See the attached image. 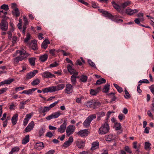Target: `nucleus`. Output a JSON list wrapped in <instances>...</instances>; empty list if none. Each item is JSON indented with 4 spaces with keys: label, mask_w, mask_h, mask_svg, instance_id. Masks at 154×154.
Here are the masks:
<instances>
[{
    "label": "nucleus",
    "mask_w": 154,
    "mask_h": 154,
    "mask_svg": "<svg viewBox=\"0 0 154 154\" xmlns=\"http://www.w3.org/2000/svg\"><path fill=\"white\" fill-rule=\"evenodd\" d=\"M50 109L49 106H45L44 108H43L42 107H41L39 109V112L43 113L48 112Z\"/></svg>",
    "instance_id": "obj_26"
},
{
    "label": "nucleus",
    "mask_w": 154,
    "mask_h": 154,
    "mask_svg": "<svg viewBox=\"0 0 154 154\" xmlns=\"http://www.w3.org/2000/svg\"><path fill=\"white\" fill-rule=\"evenodd\" d=\"M131 2L129 1H127L122 4L121 6L123 8L129 5L130 4Z\"/></svg>",
    "instance_id": "obj_44"
},
{
    "label": "nucleus",
    "mask_w": 154,
    "mask_h": 154,
    "mask_svg": "<svg viewBox=\"0 0 154 154\" xmlns=\"http://www.w3.org/2000/svg\"><path fill=\"white\" fill-rule=\"evenodd\" d=\"M106 82V80L105 79L103 78L100 79L97 81L96 85H100L101 84L105 83Z\"/></svg>",
    "instance_id": "obj_37"
},
{
    "label": "nucleus",
    "mask_w": 154,
    "mask_h": 154,
    "mask_svg": "<svg viewBox=\"0 0 154 154\" xmlns=\"http://www.w3.org/2000/svg\"><path fill=\"white\" fill-rule=\"evenodd\" d=\"M1 9H3L5 11H7L9 10L8 6L5 4H3L1 6Z\"/></svg>",
    "instance_id": "obj_43"
},
{
    "label": "nucleus",
    "mask_w": 154,
    "mask_h": 154,
    "mask_svg": "<svg viewBox=\"0 0 154 154\" xmlns=\"http://www.w3.org/2000/svg\"><path fill=\"white\" fill-rule=\"evenodd\" d=\"M88 77L85 75H82L80 78V80L83 82H85L88 79Z\"/></svg>",
    "instance_id": "obj_42"
},
{
    "label": "nucleus",
    "mask_w": 154,
    "mask_h": 154,
    "mask_svg": "<svg viewBox=\"0 0 154 154\" xmlns=\"http://www.w3.org/2000/svg\"><path fill=\"white\" fill-rule=\"evenodd\" d=\"M72 65H71L69 64L67 65V67L68 71L70 72L71 74H73L77 75L78 73L76 72L75 70L72 68Z\"/></svg>",
    "instance_id": "obj_19"
},
{
    "label": "nucleus",
    "mask_w": 154,
    "mask_h": 154,
    "mask_svg": "<svg viewBox=\"0 0 154 154\" xmlns=\"http://www.w3.org/2000/svg\"><path fill=\"white\" fill-rule=\"evenodd\" d=\"M25 89V88L24 86L19 87H17L15 88V90L16 91H20L21 90H23Z\"/></svg>",
    "instance_id": "obj_58"
},
{
    "label": "nucleus",
    "mask_w": 154,
    "mask_h": 154,
    "mask_svg": "<svg viewBox=\"0 0 154 154\" xmlns=\"http://www.w3.org/2000/svg\"><path fill=\"white\" fill-rule=\"evenodd\" d=\"M102 14H103L104 16L106 17H107L110 19L111 17H112V15L110 13H109L108 11H103V13Z\"/></svg>",
    "instance_id": "obj_39"
},
{
    "label": "nucleus",
    "mask_w": 154,
    "mask_h": 154,
    "mask_svg": "<svg viewBox=\"0 0 154 154\" xmlns=\"http://www.w3.org/2000/svg\"><path fill=\"white\" fill-rule=\"evenodd\" d=\"M35 57H32L29 59V63L31 65L34 66L35 65Z\"/></svg>",
    "instance_id": "obj_38"
},
{
    "label": "nucleus",
    "mask_w": 154,
    "mask_h": 154,
    "mask_svg": "<svg viewBox=\"0 0 154 154\" xmlns=\"http://www.w3.org/2000/svg\"><path fill=\"white\" fill-rule=\"evenodd\" d=\"M116 138V136L112 134H109V135H106L105 136V139L106 141H111L115 140Z\"/></svg>",
    "instance_id": "obj_17"
},
{
    "label": "nucleus",
    "mask_w": 154,
    "mask_h": 154,
    "mask_svg": "<svg viewBox=\"0 0 154 154\" xmlns=\"http://www.w3.org/2000/svg\"><path fill=\"white\" fill-rule=\"evenodd\" d=\"M90 94L92 95H96L97 94L95 90L93 89H91Z\"/></svg>",
    "instance_id": "obj_61"
},
{
    "label": "nucleus",
    "mask_w": 154,
    "mask_h": 154,
    "mask_svg": "<svg viewBox=\"0 0 154 154\" xmlns=\"http://www.w3.org/2000/svg\"><path fill=\"white\" fill-rule=\"evenodd\" d=\"M14 30V29L12 28H11L10 30L8 32L7 34H8V38H11L12 32Z\"/></svg>",
    "instance_id": "obj_46"
},
{
    "label": "nucleus",
    "mask_w": 154,
    "mask_h": 154,
    "mask_svg": "<svg viewBox=\"0 0 154 154\" xmlns=\"http://www.w3.org/2000/svg\"><path fill=\"white\" fill-rule=\"evenodd\" d=\"M76 145L79 148L81 149L83 148L85 146V143L82 141H77Z\"/></svg>",
    "instance_id": "obj_28"
},
{
    "label": "nucleus",
    "mask_w": 154,
    "mask_h": 154,
    "mask_svg": "<svg viewBox=\"0 0 154 154\" xmlns=\"http://www.w3.org/2000/svg\"><path fill=\"white\" fill-rule=\"evenodd\" d=\"M99 146V143L98 142L96 141L93 142L92 144V146L91 149L94 150L98 148Z\"/></svg>",
    "instance_id": "obj_29"
},
{
    "label": "nucleus",
    "mask_w": 154,
    "mask_h": 154,
    "mask_svg": "<svg viewBox=\"0 0 154 154\" xmlns=\"http://www.w3.org/2000/svg\"><path fill=\"white\" fill-rule=\"evenodd\" d=\"M29 135H26L22 140V143L23 144H25L27 143L29 140Z\"/></svg>",
    "instance_id": "obj_32"
},
{
    "label": "nucleus",
    "mask_w": 154,
    "mask_h": 154,
    "mask_svg": "<svg viewBox=\"0 0 154 154\" xmlns=\"http://www.w3.org/2000/svg\"><path fill=\"white\" fill-rule=\"evenodd\" d=\"M20 150V148L18 146H15L9 152V154H12L14 152H17Z\"/></svg>",
    "instance_id": "obj_34"
},
{
    "label": "nucleus",
    "mask_w": 154,
    "mask_h": 154,
    "mask_svg": "<svg viewBox=\"0 0 154 154\" xmlns=\"http://www.w3.org/2000/svg\"><path fill=\"white\" fill-rule=\"evenodd\" d=\"M8 89L7 87L4 88L0 89V94H3L5 92L8 90Z\"/></svg>",
    "instance_id": "obj_55"
},
{
    "label": "nucleus",
    "mask_w": 154,
    "mask_h": 154,
    "mask_svg": "<svg viewBox=\"0 0 154 154\" xmlns=\"http://www.w3.org/2000/svg\"><path fill=\"white\" fill-rule=\"evenodd\" d=\"M16 53L17 54H19V55L12 60L13 63L15 64H17L19 61L23 60L30 55L29 54L24 50H17L16 51Z\"/></svg>",
    "instance_id": "obj_1"
},
{
    "label": "nucleus",
    "mask_w": 154,
    "mask_h": 154,
    "mask_svg": "<svg viewBox=\"0 0 154 154\" xmlns=\"http://www.w3.org/2000/svg\"><path fill=\"white\" fill-rule=\"evenodd\" d=\"M98 117L100 118L104 116L105 115V113L101 111L97 113Z\"/></svg>",
    "instance_id": "obj_48"
},
{
    "label": "nucleus",
    "mask_w": 154,
    "mask_h": 154,
    "mask_svg": "<svg viewBox=\"0 0 154 154\" xmlns=\"http://www.w3.org/2000/svg\"><path fill=\"white\" fill-rule=\"evenodd\" d=\"M12 14L13 15L15 16L16 17H18L20 16V12L17 8H15L14 9V11H12Z\"/></svg>",
    "instance_id": "obj_30"
},
{
    "label": "nucleus",
    "mask_w": 154,
    "mask_h": 154,
    "mask_svg": "<svg viewBox=\"0 0 154 154\" xmlns=\"http://www.w3.org/2000/svg\"><path fill=\"white\" fill-rule=\"evenodd\" d=\"M14 81V79H10L4 80L5 84H10Z\"/></svg>",
    "instance_id": "obj_47"
},
{
    "label": "nucleus",
    "mask_w": 154,
    "mask_h": 154,
    "mask_svg": "<svg viewBox=\"0 0 154 154\" xmlns=\"http://www.w3.org/2000/svg\"><path fill=\"white\" fill-rule=\"evenodd\" d=\"M40 82V80L38 79H36L35 80L33 81L31 83V84L33 86L36 85H38L39 83Z\"/></svg>",
    "instance_id": "obj_41"
},
{
    "label": "nucleus",
    "mask_w": 154,
    "mask_h": 154,
    "mask_svg": "<svg viewBox=\"0 0 154 154\" xmlns=\"http://www.w3.org/2000/svg\"><path fill=\"white\" fill-rule=\"evenodd\" d=\"M42 91L44 93L48 92H54L53 86L45 88L42 89Z\"/></svg>",
    "instance_id": "obj_23"
},
{
    "label": "nucleus",
    "mask_w": 154,
    "mask_h": 154,
    "mask_svg": "<svg viewBox=\"0 0 154 154\" xmlns=\"http://www.w3.org/2000/svg\"><path fill=\"white\" fill-rule=\"evenodd\" d=\"M109 127L108 124L105 122L102 125L100 128L98 133L101 135L107 133L109 131Z\"/></svg>",
    "instance_id": "obj_2"
},
{
    "label": "nucleus",
    "mask_w": 154,
    "mask_h": 154,
    "mask_svg": "<svg viewBox=\"0 0 154 154\" xmlns=\"http://www.w3.org/2000/svg\"><path fill=\"white\" fill-rule=\"evenodd\" d=\"M125 150L127 152L131 153L132 151L130 148L128 146H125Z\"/></svg>",
    "instance_id": "obj_60"
},
{
    "label": "nucleus",
    "mask_w": 154,
    "mask_h": 154,
    "mask_svg": "<svg viewBox=\"0 0 154 154\" xmlns=\"http://www.w3.org/2000/svg\"><path fill=\"white\" fill-rule=\"evenodd\" d=\"M65 86L64 84H58L55 86H53L54 92L63 89L64 88Z\"/></svg>",
    "instance_id": "obj_16"
},
{
    "label": "nucleus",
    "mask_w": 154,
    "mask_h": 154,
    "mask_svg": "<svg viewBox=\"0 0 154 154\" xmlns=\"http://www.w3.org/2000/svg\"><path fill=\"white\" fill-rule=\"evenodd\" d=\"M58 65V63L56 62H55L51 64L50 65V67H56Z\"/></svg>",
    "instance_id": "obj_59"
},
{
    "label": "nucleus",
    "mask_w": 154,
    "mask_h": 154,
    "mask_svg": "<svg viewBox=\"0 0 154 154\" xmlns=\"http://www.w3.org/2000/svg\"><path fill=\"white\" fill-rule=\"evenodd\" d=\"M93 100H92L87 102L85 103V105L88 107L93 108Z\"/></svg>",
    "instance_id": "obj_40"
},
{
    "label": "nucleus",
    "mask_w": 154,
    "mask_h": 154,
    "mask_svg": "<svg viewBox=\"0 0 154 154\" xmlns=\"http://www.w3.org/2000/svg\"><path fill=\"white\" fill-rule=\"evenodd\" d=\"M96 118V116L94 115H92L89 116L83 122V125L85 128H88L90 125L91 122L93 120Z\"/></svg>",
    "instance_id": "obj_4"
},
{
    "label": "nucleus",
    "mask_w": 154,
    "mask_h": 154,
    "mask_svg": "<svg viewBox=\"0 0 154 154\" xmlns=\"http://www.w3.org/2000/svg\"><path fill=\"white\" fill-rule=\"evenodd\" d=\"M71 80L72 83L73 85H74L76 82V78L73 75H72L71 77Z\"/></svg>",
    "instance_id": "obj_49"
},
{
    "label": "nucleus",
    "mask_w": 154,
    "mask_h": 154,
    "mask_svg": "<svg viewBox=\"0 0 154 154\" xmlns=\"http://www.w3.org/2000/svg\"><path fill=\"white\" fill-rule=\"evenodd\" d=\"M114 128L116 130H120L122 128L120 123L117 122H116L114 125Z\"/></svg>",
    "instance_id": "obj_35"
},
{
    "label": "nucleus",
    "mask_w": 154,
    "mask_h": 154,
    "mask_svg": "<svg viewBox=\"0 0 154 154\" xmlns=\"http://www.w3.org/2000/svg\"><path fill=\"white\" fill-rule=\"evenodd\" d=\"M45 129L44 128H42L41 129L39 130V135L40 137L43 135V134L45 131Z\"/></svg>",
    "instance_id": "obj_45"
},
{
    "label": "nucleus",
    "mask_w": 154,
    "mask_h": 154,
    "mask_svg": "<svg viewBox=\"0 0 154 154\" xmlns=\"http://www.w3.org/2000/svg\"><path fill=\"white\" fill-rule=\"evenodd\" d=\"M0 27L3 31H6L8 28V24L5 20H2L0 23Z\"/></svg>",
    "instance_id": "obj_12"
},
{
    "label": "nucleus",
    "mask_w": 154,
    "mask_h": 154,
    "mask_svg": "<svg viewBox=\"0 0 154 154\" xmlns=\"http://www.w3.org/2000/svg\"><path fill=\"white\" fill-rule=\"evenodd\" d=\"M30 39H25L24 41V42L27 44V45L29 46V47L31 48L33 50H36L37 49V42L34 39L29 42Z\"/></svg>",
    "instance_id": "obj_3"
},
{
    "label": "nucleus",
    "mask_w": 154,
    "mask_h": 154,
    "mask_svg": "<svg viewBox=\"0 0 154 154\" xmlns=\"http://www.w3.org/2000/svg\"><path fill=\"white\" fill-rule=\"evenodd\" d=\"M18 115L17 114H14L12 117L11 119V122L13 125H15L16 124L18 120Z\"/></svg>",
    "instance_id": "obj_24"
},
{
    "label": "nucleus",
    "mask_w": 154,
    "mask_h": 154,
    "mask_svg": "<svg viewBox=\"0 0 154 154\" xmlns=\"http://www.w3.org/2000/svg\"><path fill=\"white\" fill-rule=\"evenodd\" d=\"M149 88L152 93L154 95V85L151 86L149 87Z\"/></svg>",
    "instance_id": "obj_64"
},
{
    "label": "nucleus",
    "mask_w": 154,
    "mask_h": 154,
    "mask_svg": "<svg viewBox=\"0 0 154 154\" xmlns=\"http://www.w3.org/2000/svg\"><path fill=\"white\" fill-rule=\"evenodd\" d=\"M73 139L72 137H70L68 140L65 142L63 144V146L65 148H66L69 146L73 142Z\"/></svg>",
    "instance_id": "obj_14"
},
{
    "label": "nucleus",
    "mask_w": 154,
    "mask_h": 154,
    "mask_svg": "<svg viewBox=\"0 0 154 154\" xmlns=\"http://www.w3.org/2000/svg\"><path fill=\"white\" fill-rule=\"evenodd\" d=\"M140 148V145H139L137 146V148L135 151V153L136 154H140V153H141V152L139 150ZM147 154H149V153L147 152Z\"/></svg>",
    "instance_id": "obj_51"
},
{
    "label": "nucleus",
    "mask_w": 154,
    "mask_h": 154,
    "mask_svg": "<svg viewBox=\"0 0 154 154\" xmlns=\"http://www.w3.org/2000/svg\"><path fill=\"white\" fill-rule=\"evenodd\" d=\"M149 81L147 79L141 80L139 82V83H145L147 84L149 83Z\"/></svg>",
    "instance_id": "obj_57"
},
{
    "label": "nucleus",
    "mask_w": 154,
    "mask_h": 154,
    "mask_svg": "<svg viewBox=\"0 0 154 154\" xmlns=\"http://www.w3.org/2000/svg\"><path fill=\"white\" fill-rule=\"evenodd\" d=\"M137 12L138 11L137 9L132 10L129 8H127L125 10V13L129 15H131Z\"/></svg>",
    "instance_id": "obj_18"
},
{
    "label": "nucleus",
    "mask_w": 154,
    "mask_h": 154,
    "mask_svg": "<svg viewBox=\"0 0 154 154\" xmlns=\"http://www.w3.org/2000/svg\"><path fill=\"white\" fill-rule=\"evenodd\" d=\"M118 118L121 121L125 118V116L123 114L121 113L118 116Z\"/></svg>",
    "instance_id": "obj_56"
},
{
    "label": "nucleus",
    "mask_w": 154,
    "mask_h": 154,
    "mask_svg": "<svg viewBox=\"0 0 154 154\" xmlns=\"http://www.w3.org/2000/svg\"><path fill=\"white\" fill-rule=\"evenodd\" d=\"M75 128V126L73 125H69L66 128V135L69 136L70 135L72 134L74 132Z\"/></svg>",
    "instance_id": "obj_6"
},
{
    "label": "nucleus",
    "mask_w": 154,
    "mask_h": 154,
    "mask_svg": "<svg viewBox=\"0 0 154 154\" xmlns=\"http://www.w3.org/2000/svg\"><path fill=\"white\" fill-rule=\"evenodd\" d=\"M121 18H122V17L120 16L116 15L113 16L112 15V17H111L110 19L117 23H122L123 20L122 19H120Z\"/></svg>",
    "instance_id": "obj_9"
},
{
    "label": "nucleus",
    "mask_w": 154,
    "mask_h": 154,
    "mask_svg": "<svg viewBox=\"0 0 154 154\" xmlns=\"http://www.w3.org/2000/svg\"><path fill=\"white\" fill-rule=\"evenodd\" d=\"M23 21L24 25H28V22L26 17H23Z\"/></svg>",
    "instance_id": "obj_62"
},
{
    "label": "nucleus",
    "mask_w": 154,
    "mask_h": 154,
    "mask_svg": "<svg viewBox=\"0 0 154 154\" xmlns=\"http://www.w3.org/2000/svg\"><path fill=\"white\" fill-rule=\"evenodd\" d=\"M46 136L48 137L51 138L53 136V134L51 132H48L46 134Z\"/></svg>",
    "instance_id": "obj_63"
},
{
    "label": "nucleus",
    "mask_w": 154,
    "mask_h": 154,
    "mask_svg": "<svg viewBox=\"0 0 154 154\" xmlns=\"http://www.w3.org/2000/svg\"><path fill=\"white\" fill-rule=\"evenodd\" d=\"M33 115V113H32L26 114L25 116V118L24 119L23 121V125L24 126H26L27 125L29 120L30 119Z\"/></svg>",
    "instance_id": "obj_11"
},
{
    "label": "nucleus",
    "mask_w": 154,
    "mask_h": 154,
    "mask_svg": "<svg viewBox=\"0 0 154 154\" xmlns=\"http://www.w3.org/2000/svg\"><path fill=\"white\" fill-rule=\"evenodd\" d=\"M43 77L47 78H49L53 77L54 75L48 71H45L43 72L42 74Z\"/></svg>",
    "instance_id": "obj_15"
},
{
    "label": "nucleus",
    "mask_w": 154,
    "mask_h": 154,
    "mask_svg": "<svg viewBox=\"0 0 154 154\" xmlns=\"http://www.w3.org/2000/svg\"><path fill=\"white\" fill-rule=\"evenodd\" d=\"M100 105V103L98 101H93V105L92 108H97L99 107Z\"/></svg>",
    "instance_id": "obj_33"
},
{
    "label": "nucleus",
    "mask_w": 154,
    "mask_h": 154,
    "mask_svg": "<svg viewBox=\"0 0 154 154\" xmlns=\"http://www.w3.org/2000/svg\"><path fill=\"white\" fill-rule=\"evenodd\" d=\"M61 115L60 112L58 111L52 113L51 115L46 117L45 119L47 120H50L53 119H55L58 118Z\"/></svg>",
    "instance_id": "obj_7"
},
{
    "label": "nucleus",
    "mask_w": 154,
    "mask_h": 154,
    "mask_svg": "<svg viewBox=\"0 0 154 154\" xmlns=\"http://www.w3.org/2000/svg\"><path fill=\"white\" fill-rule=\"evenodd\" d=\"M34 147L37 149L40 150L43 148L44 146L42 142H40L36 143Z\"/></svg>",
    "instance_id": "obj_22"
},
{
    "label": "nucleus",
    "mask_w": 154,
    "mask_h": 154,
    "mask_svg": "<svg viewBox=\"0 0 154 154\" xmlns=\"http://www.w3.org/2000/svg\"><path fill=\"white\" fill-rule=\"evenodd\" d=\"M73 91V88L72 85L70 84H67L66 85L65 91L66 93L70 94Z\"/></svg>",
    "instance_id": "obj_8"
},
{
    "label": "nucleus",
    "mask_w": 154,
    "mask_h": 154,
    "mask_svg": "<svg viewBox=\"0 0 154 154\" xmlns=\"http://www.w3.org/2000/svg\"><path fill=\"white\" fill-rule=\"evenodd\" d=\"M89 64L92 67L94 68H96V66L94 63L92 62L91 60H88Z\"/></svg>",
    "instance_id": "obj_52"
},
{
    "label": "nucleus",
    "mask_w": 154,
    "mask_h": 154,
    "mask_svg": "<svg viewBox=\"0 0 154 154\" xmlns=\"http://www.w3.org/2000/svg\"><path fill=\"white\" fill-rule=\"evenodd\" d=\"M38 72V71L37 70H34L32 72L27 73L26 77V79H31L37 74Z\"/></svg>",
    "instance_id": "obj_10"
},
{
    "label": "nucleus",
    "mask_w": 154,
    "mask_h": 154,
    "mask_svg": "<svg viewBox=\"0 0 154 154\" xmlns=\"http://www.w3.org/2000/svg\"><path fill=\"white\" fill-rule=\"evenodd\" d=\"M125 97L126 99H128L130 97V95L128 91L126 89H125Z\"/></svg>",
    "instance_id": "obj_53"
},
{
    "label": "nucleus",
    "mask_w": 154,
    "mask_h": 154,
    "mask_svg": "<svg viewBox=\"0 0 154 154\" xmlns=\"http://www.w3.org/2000/svg\"><path fill=\"white\" fill-rule=\"evenodd\" d=\"M151 144L148 142H146L145 143L144 148L145 149L150 150L151 149L150 146Z\"/></svg>",
    "instance_id": "obj_36"
},
{
    "label": "nucleus",
    "mask_w": 154,
    "mask_h": 154,
    "mask_svg": "<svg viewBox=\"0 0 154 154\" xmlns=\"http://www.w3.org/2000/svg\"><path fill=\"white\" fill-rule=\"evenodd\" d=\"M112 3L113 7L118 11L119 12L122 14V11H121V7L118 5L114 2H112Z\"/></svg>",
    "instance_id": "obj_20"
},
{
    "label": "nucleus",
    "mask_w": 154,
    "mask_h": 154,
    "mask_svg": "<svg viewBox=\"0 0 154 154\" xmlns=\"http://www.w3.org/2000/svg\"><path fill=\"white\" fill-rule=\"evenodd\" d=\"M31 90L30 89H29L28 90H24L23 91V92H22L21 93V94H30L31 93Z\"/></svg>",
    "instance_id": "obj_54"
},
{
    "label": "nucleus",
    "mask_w": 154,
    "mask_h": 154,
    "mask_svg": "<svg viewBox=\"0 0 154 154\" xmlns=\"http://www.w3.org/2000/svg\"><path fill=\"white\" fill-rule=\"evenodd\" d=\"M110 85L108 83L102 89V91L104 93H107L109 89Z\"/></svg>",
    "instance_id": "obj_31"
},
{
    "label": "nucleus",
    "mask_w": 154,
    "mask_h": 154,
    "mask_svg": "<svg viewBox=\"0 0 154 154\" xmlns=\"http://www.w3.org/2000/svg\"><path fill=\"white\" fill-rule=\"evenodd\" d=\"M67 124V120L64 119L63 124H61L60 127L57 128V131L60 133L65 132L66 128V125Z\"/></svg>",
    "instance_id": "obj_5"
},
{
    "label": "nucleus",
    "mask_w": 154,
    "mask_h": 154,
    "mask_svg": "<svg viewBox=\"0 0 154 154\" xmlns=\"http://www.w3.org/2000/svg\"><path fill=\"white\" fill-rule=\"evenodd\" d=\"M34 122H31L28 125L27 127L25 128L24 131L26 132H30L32 130L34 126Z\"/></svg>",
    "instance_id": "obj_13"
},
{
    "label": "nucleus",
    "mask_w": 154,
    "mask_h": 154,
    "mask_svg": "<svg viewBox=\"0 0 154 154\" xmlns=\"http://www.w3.org/2000/svg\"><path fill=\"white\" fill-rule=\"evenodd\" d=\"M48 58V55L45 54L41 55L39 57V60L42 62H44Z\"/></svg>",
    "instance_id": "obj_27"
},
{
    "label": "nucleus",
    "mask_w": 154,
    "mask_h": 154,
    "mask_svg": "<svg viewBox=\"0 0 154 154\" xmlns=\"http://www.w3.org/2000/svg\"><path fill=\"white\" fill-rule=\"evenodd\" d=\"M88 131L87 130H81L78 132V135L81 137L86 136L88 135Z\"/></svg>",
    "instance_id": "obj_21"
},
{
    "label": "nucleus",
    "mask_w": 154,
    "mask_h": 154,
    "mask_svg": "<svg viewBox=\"0 0 154 154\" xmlns=\"http://www.w3.org/2000/svg\"><path fill=\"white\" fill-rule=\"evenodd\" d=\"M50 43V42L48 39H45L42 44V47L45 49H46L47 47L48 44Z\"/></svg>",
    "instance_id": "obj_25"
},
{
    "label": "nucleus",
    "mask_w": 154,
    "mask_h": 154,
    "mask_svg": "<svg viewBox=\"0 0 154 154\" xmlns=\"http://www.w3.org/2000/svg\"><path fill=\"white\" fill-rule=\"evenodd\" d=\"M59 102V101L58 100L57 101H55L54 103L51 104L49 106L50 109L52 108L55 106L56 104H57Z\"/></svg>",
    "instance_id": "obj_50"
}]
</instances>
